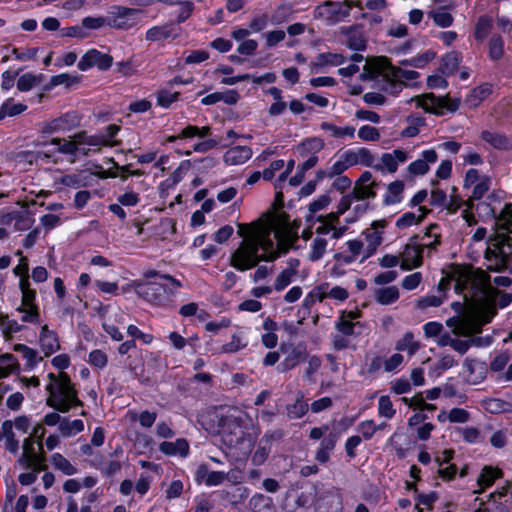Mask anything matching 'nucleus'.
<instances>
[{
  "label": "nucleus",
  "mask_w": 512,
  "mask_h": 512,
  "mask_svg": "<svg viewBox=\"0 0 512 512\" xmlns=\"http://www.w3.org/2000/svg\"><path fill=\"white\" fill-rule=\"evenodd\" d=\"M350 16L349 7L343 2L326 1L314 10L315 18H325L331 22H338Z\"/></svg>",
  "instance_id": "obj_13"
},
{
  "label": "nucleus",
  "mask_w": 512,
  "mask_h": 512,
  "mask_svg": "<svg viewBox=\"0 0 512 512\" xmlns=\"http://www.w3.org/2000/svg\"><path fill=\"white\" fill-rule=\"evenodd\" d=\"M211 135V127L210 126H202L198 127L195 125H187L183 128L179 134L175 136H171L169 141H175L178 139H190V138H200L203 139L200 142H197L193 145V151L198 153H205L209 150H212L218 145V142L214 139L208 138Z\"/></svg>",
  "instance_id": "obj_9"
},
{
  "label": "nucleus",
  "mask_w": 512,
  "mask_h": 512,
  "mask_svg": "<svg viewBox=\"0 0 512 512\" xmlns=\"http://www.w3.org/2000/svg\"><path fill=\"white\" fill-rule=\"evenodd\" d=\"M39 345L41 351L46 357L52 355L60 349V342L57 333L49 329L48 325L41 326L39 334Z\"/></svg>",
  "instance_id": "obj_24"
},
{
  "label": "nucleus",
  "mask_w": 512,
  "mask_h": 512,
  "mask_svg": "<svg viewBox=\"0 0 512 512\" xmlns=\"http://www.w3.org/2000/svg\"><path fill=\"white\" fill-rule=\"evenodd\" d=\"M25 326L15 319H11L7 314L0 313V331L4 338L10 339L14 334L21 332Z\"/></svg>",
  "instance_id": "obj_38"
},
{
  "label": "nucleus",
  "mask_w": 512,
  "mask_h": 512,
  "mask_svg": "<svg viewBox=\"0 0 512 512\" xmlns=\"http://www.w3.org/2000/svg\"><path fill=\"white\" fill-rule=\"evenodd\" d=\"M180 286L181 283L170 275H160L159 281L134 283L136 294L154 305L165 303L169 296L175 294Z\"/></svg>",
  "instance_id": "obj_5"
},
{
  "label": "nucleus",
  "mask_w": 512,
  "mask_h": 512,
  "mask_svg": "<svg viewBox=\"0 0 512 512\" xmlns=\"http://www.w3.org/2000/svg\"><path fill=\"white\" fill-rule=\"evenodd\" d=\"M87 178L88 176L83 172L71 173L63 175L60 182L66 187L78 189L87 186Z\"/></svg>",
  "instance_id": "obj_53"
},
{
  "label": "nucleus",
  "mask_w": 512,
  "mask_h": 512,
  "mask_svg": "<svg viewBox=\"0 0 512 512\" xmlns=\"http://www.w3.org/2000/svg\"><path fill=\"white\" fill-rule=\"evenodd\" d=\"M495 246V249H486L485 259L489 262V270L501 271L506 267V254L497 243Z\"/></svg>",
  "instance_id": "obj_32"
},
{
  "label": "nucleus",
  "mask_w": 512,
  "mask_h": 512,
  "mask_svg": "<svg viewBox=\"0 0 512 512\" xmlns=\"http://www.w3.org/2000/svg\"><path fill=\"white\" fill-rule=\"evenodd\" d=\"M387 227V221L384 219L373 221L370 228L362 232L364 237V247L372 256L383 242V233Z\"/></svg>",
  "instance_id": "obj_17"
},
{
  "label": "nucleus",
  "mask_w": 512,
  "mask_h": 512,
  "mask_svg": "<svg viewBox=\"0 0 512 512\" xmlns=\"http://www.w3.org/2000/svg\"><path fill=\"white\" fill-rule=\"evenodd\" d=\"M346 155V162L350 167L356 165H362L365 167H374V162L376 161L375 154L366 147H359L355 149H348L344 151Z\"/></svg>",
  "instance_id": "obj_21"
},
{
  "label": "nucleus",
  "mask_w": 512,
  "mask_h": 512,
  "mask_svg": "<svg viewBox=\"0 0 512 512\" xmlns=\"http://www.w3.org/2000/svg\"><path fill=\"white\" fill-rule=\"evenodd\" d=\"M399 289L396 286L379 288L374 291V299L381 305H390L399 299Z\"/></svg>",
  "instance_id": "obj_41"
},
{
  "label": "nucleus",
  "mask_w": 512,
  "mask_h": 512,
  "mask_svg": "<svg viewBox=\"0 0 512 512\" xmlns=\"http://www.w3.org/2000/svg\"><path fill=\"white\" fill-rule=\"evenodd\" d=\"M418 106L423 108L427 112L440 114L441 109H448L450 111H456L459 108L458 100H450L447 97H437L432 93L425 94L422 97L417 98Z\"/></svg>",
  "instance_id": "obj_15"
},
{
  "label": "nucleus",
  "mask_w": 512,
  "mask_h": 512,
  "mask_svg": "<svg viewBox=\"0 0 512 512\" xmlns=\"http://www.w3.org/2000/svg\"><path fill=\"white\" fill-rule=\"evenodd\" d=\"M314 507L316 512H342L344 505L341 489L334 486L317 489Z\"/></svg>",
  "instance_id": "obj_8"
},
{
  "label": "nucleus",
  "mask_w": 512,
  "mask_h": 512,
  "mask_svg": "<svg viewBox=\"0 0 512 512\" xmlns=\"http://www.w3.org/2000/svg\"><path fill=\"white\" fill-rule=\"evenodd\" d=\"M180 35V27L175 23L156 25L146 31L145 39L150 42H158L167 39H175Z\"/></svg>",
  "instance_id": "obj_20"
},
{
  "label": "nucleus",
  "mask_w": 512,
  "mask_h": 512,
  "mask_svg": "<svg viewBox=\"0 0 512 512\" xmlns=\"http://www.w3.org/2000/svg\"><path fill=\"white\" fill-rule=\"evenodd\" d=\"M2 433L6 440V448L11 453L15 454L19 449V441L16 439L13 432V423L11 420H6L2 423Z\"/></svg>",
  "instance_id": "obj_50"
},
{
  "label": "nucleus",
  "mask_w": 512,
  "mask_h": 512,
  "mask_svg": "<svg viewBox=\"0 0 512 512\" xmlns=\"http://www.w3.org/2000/svg\"><path fill=\"white\" fill-rule=\"evenodd\" d=\"M40 145L42 149L38 150L34 155L36 161H40L45 164H57L62 160L61 156H59V151L55 149L58 146L54 143V138L49 142H43Z\"/></svg>",
  "instance_id": "obj_29"
},
{
  "label": "nucleus",
  "mask_w": 512,
  "mask_h": 512,
  "mask_svg": "<svg viewBox=\"0 0 512 512\" xmlns=\"http://www.w3.org/2000/svg\"><path fill=\"white\" fill-rule=\"evenodd\" d=\"M435 57V53L432 51H426L423 54L407 59L401 62L403 65H409L415 68H423Z\"/></svg>",
  "instance_id": "obj_64"
},
{
  "label": "nucleus",
  "mask_w": 512,
  "mask_h": 512,
  "mask_svg": "<svg viewBox=\"0 0 512 512\" xmlns=\"http://www.w3.org/2000/svg\"><path fill=\"white\" fill-rule=\"evenodd\" d=\"M493 28V19L488 15H482L478 18L475 27L473 36L475 40L479 43H482L488 35L491 33Z\"/></svg>",
  "instance_id": "obj_36"
},
{
  "label": "nucleus",
  "mask_w": 512,
  "mask_h": 512,
  "mask_svg": "<svg viewBox=\"0 0 512 512\" xmlns=\"http://www.w3.org/2000/svg\"><path fill=\"white\" fill-rule=\"evenodd\" d=\"M408 126L401 132L402 137L411 138L419 134V128L424 125V119L420 117H408Z\"/></svg>",
  "instance_id": "obj_63"
},
{
  "label": "nucleus",
  "mask_w": 512,
  "mask_h": 512,
  "mask_svg": "<svg viewBox=\"0 0 512 512\" xmlns=\"http://www.w3.org/2000/svg\"><path fill=\"white\" fill-rule=\"evenodd\" d=\"M50 462L56 470L61 471L64 475L71 476L78 472L77 468L60 453L52 454Z\"/></svg>",
  "instance_id": "obj_47"
},
{
  "label": "nucleus",
  "mask_w": 512,
  "mask_h": 512,
  "mask_svg": "<svg viewBox=\"0 0 512 512\" xmlns=\"http://www.w3.org/2000/svg\"><path fill=\"white\" fill-rule=\"evenodd\" d=\"M81 117L75 111L67 112L57 118L41 124L40 132L43 134L65 133L78 127Z\"/></svg>",
  "instance_id": "obj_11"
},
{
  "label": "nucleus",
  "mask_w": 512,
  "mask_h": 512,
  "mask_svg": "<svg viewBox=\"0 0 512 512\" xmlns=\"http://www.w3.org/2000/svg\"><path fill=\"white\" fill-rule=\"evenodd\" d=\"M340 438V433L337 431H330L320 442L319 447L315 452V460L319 463L325 464L330 460V456L334 451L336 444Z\"/></svg>",
  "instance_id": "obj_22"
},
{
  "label": "nucleus",
  "mask_w": 512,
  "mask_h": 512,
  "mask_svg": "<svg viewBox=\"0 0 512 512\" xmlns=\"http://www.w3.org/2000/svg\"><path fill=\"white\" fill-rule=\"evenodd\" d=\"M15 310L21 315L20 320L22 323L33 325L41 323V315L38 306L18 305Z\"/></svg>",
  "instance_id": "obj_43"
},
{
  "label": "nucleus",
  "mask_w": 512,
  "mask_h": 512,
  "mask_svg": "<svg viewBox=\"0 0 512 512\" xmlns=\"http://www.w3.org/2000/svg\"><path fill=\"white\" fill-rule=\"evenodd\" d=\"M280 349L286 352V357L277 367L279 372H286L293 369L306 358V352L304 348L289 347L286 349L284 346H281Z\"/></svg>",
  "instance_id": "obj_26"
},
{
  "label": "nucleus",
  "mask_w": 512,
  "mask_h": 512,
  "mask_svg": "<svg viewBox=\"0 0 512 512\" xmlns=\"http://www.w3.org/2000/svg\"><path fill=\"white\" fill-rule=\"evenodd\" d=\"M142 65V59L139 55H132L124 61L116 63V70L125 77H129L138 72V68Z\"/></svg>",
  "instance_id": "obj_42"
},
{
  "label": "nucleus",
  "mask_w": 512,
  "mask_h": 512,
  "mask_svg": "<svg viewBox=\"0 0 512 512\" xmlns=\"http://www.w3.org/2000/svg\"><path fill=\"white\" fill-rule=\"evenodd\" d=\"M19 289L21 291V301L19 305L38 306L36 304V291L31 288L29 279H19Z\"/></svg>",
  "instance_id": "obj_49"
},
{
  "label": "nucleus",
  "mask_w": 512,
  "mask_h": 512,
  "mask_svg": "<svg viewBox=\"0 0 512 512\" xmlns=\"http://www.w3.org/2000/svg\"><path fill=\"white\" fill-rule=\"evenodd\" d=\"M491 180L487 176H482L481 180L473 187L471 197L466 201L467 209L464 210V217L469 216L468 211L473 207V200L481 199L490 189Z\"/></svg>",
  "instance_id": "obj_34"
},
{
  "label": "nucleus",
  "mask_w": 512,
  "mask_h": 512,
  "mask_svg": "<svg viewBox=\"0 0 512 512\" xmlns=\"http://www.w3.org/2000/svg\"><path fill=\"white\" fill-rule=\"evenodd\" d=\"M84 430V422L80 419L70 420L67 417L58 426V432L62 437H73Z\"/></svg>",
  "instance_id": "obj_37"
},
{
  "label": "nucleus",
  "mask_w": 512,
  "mask_h": 512,
  "mask_svg": "<svg viewBox=\"0 0 512 512\" xmlns=\"http://www.w3.org/2000/svg\"><path fill=\"white\" fill-rule=\"evenodd\" d=\"M308 409V404L303 400V396H300L293 404L287 406V415L290 419H299L307 413Z\"/></svg>",
  "instance_id": "obj_56"
},
{
  "label": "nucleus",
  "mask_w": 512,
  "mask_h": 512,
  "mask_svg": "<svg viewBox=\"0 0 512 512\" xmlns=\"http://www.w3.org/2000/svg\"><path fill=\"white\" fill-rule=\"evenodd\" d=\"M321 128L325 131H328L330 133L331 136L335 137V138H344V137H348V138H354L355 136V127L353 126H344V127H339V126H336L332 123H328V122H323L321 124Z\"/></svg>",
  "instance_id": "obj_51"
},
{
  "label": "nucleus",
  "mask_w": 512,
  "mask_h": 512,
  "mask_svg": "<svg viewBox=\"0 0 512 512\" xmlns=\"http://www.w3.org/2000/svg\"><path fill=\"white\" fill-rule=\"evenodd\" d=\"M41 82V76L32 73H25L21 75L17 81V89L21 92L31 90L35 85Z\"/></svg>",
  "instance_id": "obj_60"
},
{
  "label": "nucleus",
  "mask_w": 512,
  "mask_h": 512,
  "mask_svg": "<svg viewBox=\"0 0 512 512\" xmlns=\"http://www.w3.org/2000/svg\"><path fill=\"white\" fill-rule=\"evenodd\" d=\"M139 10L127 7H116L107 18V25L115 29L127 30L137 23Z\"/></svg>",
  "instance_id": "obj_14"
},
{
  "label": "nucleus",
  "mask_w": 512,
  "mask_h": 512,
  "mask_svg": "<svg viewBox=\"0 0 512 512\" xmlns=\"http://www.w3.org/2000/svg\"><path fill=\"white\" fill-rule=\"evenodd\" d=\"M370 257L364 247V241L361 239H352L345 242L341 251L334 255V260L351 265L355 262L363 263Z\"/></svg>",
  "instance_id": "obj_12"
},
{
  "label": "nucleus",
  "mask_w": 512,
  "mask_h": 512,
  "mask_svg": "<svg viewBox=\"0 0 512 512\" xmlns=\"http://www.w3.org/2000/svg\"><path fill=\"white\" fill-rule=\"evenodd\" d=\"M426 213L427 210L421 206L417 209L416 212H406L397 219L396 226L398 228H408L412 225L418 224L423 220Z\"/></svg>",
  "instance_id": "obj_44"
},
{
  "label": "nucleus",
  "mask_w": 512,
  "mask_h": 512,
  "mask_svg": "<svg viewBox=\"0 0 512 512\" xmlns=\"http://www.w3.org/2000/svg\"><path fill=\"white\" fill-rule=\"evenodd\" d=\"M27 108L26 105L24 104H21V103H14L12 100H7L6 102H4L0 108V119L6 117V116H9V117H12V116H15V115H18L20 113H22L23 111H25Z\"/></svg>",
  "instance_id": "obj_61"
},
{
  "label": "nucleus",
  "mask_w": 512,
  "mask_h": 512,
  "mask_svg": "<svg viewBox=\"0 0 512 512\" xmlns=\"http://www.w3.org/2000/svg\"><path fill=\"white\" fill-rule=\"evenodd\" d=\"M378 187V184H370L365 185L355 183L353 190L351 191L352 195L356 198L357 201H363L370 198H375L376 191L375 189Z\"/></svg>",
  "instance_id": "obj_55"
},
{
  "label": "nucleus",
  "mask_w": 512,
  "mask_h": 512,
  "mask_svg": "<svg viewBox=\"0 0 512 512\" xmlns=\"http://www.w3.org/2000/svg\"><path fill=\"white\" fill-rule=\"evenodd\" d=\"M253 512H275V506L271 497L257 493L249 501Z\"/></svg>",
  "instance_id": "obj_40"
},
{
  "label": "nucleus",
  "mask_w": 512,
  "mask_h": 512,
  "mask_svg": "<svg viewBox=\"0 0 512 512\" xmlns=\"http://www.w3.org/2000/svg\"><path fill=\"white\" fill-rule=\"evenodd\" d=\"M256 439L257 435L245 431L237 418L229 420L225 425L224 441L232 448H239L244 453H248L254 446Z\"/></svg>",
  "instance_id": "obj_7"
},
{
  "label": "nucleus",
  "mask_w": 512,
  "mask_h": 512,
  "mask_svg": "<svg viewBox=\"0 0 512 512\" xmlns=\"http://www.w3.org/2000/svg\"><path fill=\"white\" fill-rule=\"evenodd\" d=\"M418 77V72L394 67L385 57L367 61L362 73L365 80L383 82L382 89L390 94L400 92L403 84L411 83Z\"/></svg>",
  "instance_id": "obj_3"
},
{
  "label": "nucleus",
  "mask_w": 512,
  "mask_h": 512,
  "mask_svg": "<svg viewBox=\"0 0 512 512\" xmlns=\"http://www.w3.org/2000/svg\"><path fill=\"white\" fill-rule=\"evenodd\" d=\"M396 414V409L388 395H382L378 399V415L386 419H392Z\"/></svg>",
  "instance_id": "obj_57"
},
{
  "label": "nucleus",
  "mask_w": 512,
  "mask_h": 512,
  "mask_svg": "<svg viewBox=\"0 0 512 512\" xmlns=\"http://www.w3.org/2000/svg\"><path fill=\"white\" fill-rule=\"evenodd\" d=\"M247 346V341L239 332L231 336V340L221 348L223 353H236Z\"/></svg>",
  "instance_id": "obj_58"
},
{
  "label": "nucleus",
  "mask_w": 512,
  "mask_h": 512,
  "mask_svg": "<svg viewBox=\"0 0 512 512\" xmlns=\"http://www.w3.org/2000/svg\"><path fill=\"white\" fill-rule=\"evenodd\" d=\"M451 281H454L455 291L463 295L464 301L470 305L483 304L490 301L495 295L489 275L480 269L474 270L466 266L456 267L452 271L451 279L442 278L440 280L439 291H445Z\"/></svg>",
  "instance_id": "obj_2"
},
{
  "label": "nucleus",
  "mask_w": 512,
  "mask_h": 512,
  "mask_svg": "<svg viewBox=\"0 0 512 512\" xmlns=\"http://www.w3.org/2000/svg\"><path fill=\"white\" fill-rule=\"evenodd\" d=\"M49 382L46 385L48 396L46 405L60 413H67L75 407H82L83 402L70 377L64 373L48 374Z\"/></svg>",
  "instance_id": "obj_4"
},
{
  "label": "nucleus",
  "mask_w": 512,
  "mask_h": 512,
  "mask_svg": "<svg viewBox=\"0 0 512 512\" xmlns=\"http://www.w3.org/2000/svg\"><path fill=\"white\" fill-rule=\"evenodd\" d=\"M437 153L434 149L425 150L421 153L420 158L411 162L408 170L414 175H424L429 170V165L437 161Z\"/></svg>",
  "instance_id": "obj_27"
},
{
  "label": "nucleus",
  "mask_w": 512,
  "mask_h": 512,
  "mask_svg": "<svg viewBox=\"0 0 512 512\" xmlns=\"http://www.w3.org/2000/svg\"><path fill=\"white\" fill-rule=\"evenodd\" d=\"M435 25L441 28H448L453 24L454 18L451 13L443 8L432 10L428 13Z\"/></svg>",
  "instance_id": "obj_54"
},
{
  "label": "nucleus",
  "mask_w": 512,
  "mask_h": 512,
  "mask_svg": "<svg viewBox=\"0 0 512 512\" xmlns=\"http://www.w3.org/2000/svg\"><path fill=\"white\" fill-rule=\"evenodd\" d=\"M253 155L252 149L248 146H234L228 149L223 161L226 165H241L247 162Z\"/></svg>",
  "instance_id": "obj_28"
},
{
  "label": "nucleus",
  "mask_w": 512,
  "mask_h": 512,
  "mask_svg": "<svg viewBox=\"0 0 512 512\" xmlns=\"http://www.w3.org/2000/svg\"><path fill=\"white\" fill-rule=\"evenodd\" d=\"M395 349L398 352H407L411 357L420 349V343L415 340V336L411 331H407L396 341Z\"/></svg>",
  "instance_id": "obj_35"
},
{
  "label": "nucleus",
  "mask_w": 512,
  "mask_h": 512,
  "mask_svg": "<svg viewBox=\"0 0 512 512\" xmlns=\"http://www.w3.org/2000/svg\"><path fill=\"white\" fill-rule=\"evenodd\" d=\"M194 480L198 484H205L208 487L221 485L226 480H232L229 472L211 471L207 464L198 465L194 472Z\"/></svg>",
  "instance_id": "obj_18"
},
{
  "label": "nucleus",
  "mask_w": 512,
  "mask_h": 512,
  "mask_svg": "<svg viewBox=\"0 0 512 512\" xmlns=\"http://www.w3.org/2000/svg\"><path fill=\"white\" fill-rule=\"evenodd\" d=\"M54 143L58 146L55 149L59 151V156L72 157L74 162L78 155H88V147H98L106 143V139L101 136H89L85 131H81L68 138H54Z\"/></svg>",
  "instance_id": "obj_6"
},
{
  "label": "nucleus",
  "mask_w": 512,
  "mask_h": 512,
  "mask_svg": "<svg viewBox=\"0 0 512 512\" xmlns=\"http://www.w3.org/2000/svg\"><path fill=\"white\" fill-rule=\"evenodd\" d=\"M502 476L503 473L499 468L485 466L477 479L479 489L476 490L475 493H482L485 489L491 487L494 482Z\"/></svg>",
  "instance_id": "obj_31"
},
{
  "label": "nucleus",
  "mask_w": 512,
  "mask_h": 512,
  "mask_svg": "<svg viewBox=\"0 0 512 512\" xmlns=\"http://www.w3.org/2000/svg\"><path fill=\"white\" fill-rule=\"evenodd\" d=\"M345 62V57L340 53H320L316 61L313 63L314 68H322L325 66H339Z\"/></svg>",
  "instance_id": "obj_46"
},
{
  "label": "nucleus",
  "mask_w": 512,
  "mask_h": 512,
  "mask_svg": "<svg viewBox=\"0 0 512 512\" xmlns=\"http://www.w3.org/2000/svg\"><path fill=\"white\" fill-rule=\"evenodd\" d=\"M323 147V141L320 138L314 137L304 140L298 146V151L301 156L316 155Z\"/></svg>",
  "instance_id": "obj_52"
},
{
  "label": "nucleus",
  "mask_w": 512,
  "mask_h": 512,
  "mask_svg": "<svg viewBox=\"0 0 512 512\" xmlns=\"http://www.w3.org/2000/svg\"><path fill=\"white\" fill-rule=\"evenodd\" d=\"M237 233L244 239L231 254L230 265L238 271L252 269L260 261L275 260L288 252L296 240L293 229L274 217L251 225L238 224Z\"/></svg>",
  "instance_id": "obj_1"
},
{
  "label": "nucleus",
  "mask_w": 512,
  "mask_h": 512,
  "mask_svg": "<svg viewBox=\"0 0 512 512\" xmlns=\"http://www.w3.org/2000/svg\"><path fill=\"white\" fill-rule=\"evenodd\" d=\"M328 242L325 237L316 235L310 244V251L308 253V259L310 261L320 260L327 249Z\"/></svg>",
  "instance_id": "obj_48"
},
{
  "label": "nucleus",
  "mask_w": 512,
  "mask_h": 512,
  "mask_svg": "<svg viewBox=\"0 0 512 512\" xmlns=\"http://www.w3.org/2000/svg\"><path fill=\"white\" fill-rule=\"evenodd\" d=\"M487 55L494 63H498L504 57L505 40L500 34L494 33L490 36L487 42Z\"/></svg>",
  "instance_id": "obj_30"
},
{
  "label": "nucleus",
  "mask_w": 512,
  "mask_h": 512,
  "mask_svg": "<svg viewBox=\"0 0 512 512\" xmlns=\"http://www.w3.org/2000/svg\"><path fill=\"white\" fill-rule=\"evenodd\" d=\"M408 160V154L401 149H395L390 153H383L380 162H374L373 169L381 172L395 173L398 165Z\"/></svg>",
  "instance_id": "obj_19"
},
{
  "label": "nucleus",
  "mask_w": 512,
  "mask_h": 512,
  "mask_svg": "<svg viewBox=\"0 0 512 512\" xmlns=\"http://www.w3.org/2000/svg\"><path fill=\"white\" fill-rule=\"evenodd\" d=\"M496 226L499 229H512V203L506 204L496 216Z\"/></svg>",
  "instance_id": "obj_59"
},
{
  "label": "nucleus",
  "mask_w": 512,
  "mask_h": 512,
  "mask_svg": "<svg viewBox=\"0 0 512 512\" xmlns=\"http://www.w3.org/2000/svg\"><path fill=\"white\" fill-rule=\"evenodd\" d=\"M404 191V183L403 181L397 180L390 183L387 187L386 193L384 195V203L386 205H394L400 203L402 200V194Z\"/></svg>",
  "instance_id": "obj_45"
},
{
  "label": "nucleus",
  "mask_w": 512,
  "mask_h": 512,
  "mask_svg": "<svg viewBox=\"0 0 512 512\" xmlns=\"http://www.w3.org/2000/svg\"><path fill=\"white\" fill-rule=\"evenodd\" d=\"M480 138L492 148L500 151H512V137L494 130H483Z\"/></svg>",
  "instance_id": "obj_23"
},
{
  "label": "nucleus",
  "mask_w": 512,
  "mask_h": 512,
  "mask_svg": "<svg viewBox=\"0 0 512 512\" xmlns=\"http://www.w3.org/2000/svg\"><path fill=\"white\" fill-rule=\"evenodd\" d=\"M113 64V57L109 54L102 53L97 49L88 50L78 62V69L86 71L92 67H97L99 70H108Z\"/></svg>",
  "instance_id": "obj_16"
},
{
  "label": "nucleus",
  "mask_w": 512,
  "mask_h": 512,
  "mask_svg": "<svg viewBox=\"0 0 512 512\" xmlns=\"http://www.w3.org/2000/svg\"><path fill=\"white\" fill-rule=\"evenodd\" d=\"M434 237V240L430 242L418 244L416 241H410L407 243L399 255L401 269L408 271L420 267L422 265L423 248L434 249L440 242L438 235L434 234Z\"/></svg>",
  "instance_id": "obj_10"
},
{
  "label": "nucleus",
  "mask_w": 512,
  "mask_h": 512,
  "mask_svg": "<svg viewBox=\"0 0 512 512\" xmlns=\"http://www.w3.org/2000/svg\"><path fill=\"white\" fill-rule=\"evenodd\" d=\"M328 284L324 283L314 288L304 299L305 306H311L315 302H321L327 298Z\"/></svg>",
  "instance_id": "obj_62"
},
{
  "label": "nucleus",
  "mask_w": 512,
  "mask_h": 512,
  "mask_svg": "<svg viewBox=\"0 0 512 512\" xmlns=\"http://www.w3.org/2000/svg\"><path fill=\"white\" fill-rule=\"evenodd\" d=\"M342 33L346 35V45L354 51L364 50L366 47V40L360 30L356 27L350 26L342 28Z\"/></svg>",
  "instance_id": "obj_33"
},
{
  "label": "nucleus",
  "mask_w": 512,
  "mask_h": 512,
  "mask_svg": "<svg viewBox=\"0 0 512 512\" xmlns=\"http://www.w3.org/2000/svg\"><path fill=\"white\" fill-rule=\"evenodd\" d=\"M159 451L166 456L185 458L189 455L190 446L185 438H177L175 441L161 442Z\"/></svg>",
  "instance_id": "obj_25"
},
{
  "label": "nucleus",
  "mask_w": 512,
  "mask_h": 512,
  "mask_svg": "<svg viewBox=\"0 0 512 512\" xmlns=\"http://www.w3.org/2000/svg\"><path fill=\"white\" fill-rule=\"evenodd\" d=\"M20 365L16 357L5 353L0 355V380L9 377L11 374L18 373Z\"/></svg>",
  "instance_id": "obj_39"
}]
</instances>
